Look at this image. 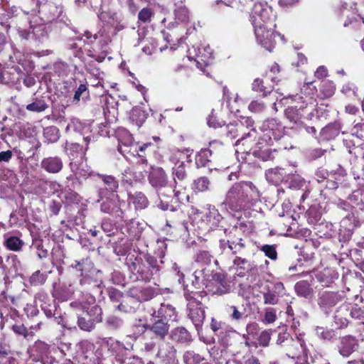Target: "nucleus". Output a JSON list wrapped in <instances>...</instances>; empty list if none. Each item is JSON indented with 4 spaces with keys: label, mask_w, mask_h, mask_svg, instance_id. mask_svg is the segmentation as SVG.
<instances>
[{
    "label": "nucleus",
    "mask_w": 364,
    "mask_h": 364,
    "mask_svg": "<svg viewBox=\"0 0 364 364\" xmlns=\"http://www.w3.org/2000/svg\"><path fill=\"white\" fill-rule=\"evenodd\" d=\"M259 198L260 193L252 182L242 181L230 188L223 203L234 211H240L252 207Z\"/></svg>",
    "instance_id": "f257e3e1"
},
{
    "label": "nucleus",
    "mask_w": 364,
    "mask_h": 364,
    "mask_svg": "<svg viewBox=\"0 0 364 364\" xmlns=\"http://www.w3.org/2000/svg\"><path fill=\"white\" fill-rule=\"evenodd\" d=\"M276 14L272 7L267 4L257 3L254 5L251 16V21L254 27L255 34L258 37H262L261 27L274 28Z\"/></svg>",
    "instance_id": "f03ea898"
},
{
    "label": "nucleus",
    "mask_w": 364,
    "mask_h": 364,
    "mask_svg": "<svg viewBox=\"0 0 364 364\" xmlns=\"http://www.w3.org/2000/svg\"><path fill=\"white\" fill-rule=\"evenodd\" d=\"M187 316L194 325L198 333L202 329L205 318V306L203 301L206 298V294L203 292H195L193 294H186Z\"/></svg>",
    "instance_id": "7ed1b4c3"
},
{
    "label": "nucleus",
    "mask_w": 364,
    "mask_h": 364,
    "mask_svg": "<svg viewBox=\"0 0 364 364\" xmlns=\"http://www.w3.org/2000/svg\"><path fill=\"white\" fill-rule=\"evenodd\" d=\"M102 321V309L98 305L83 309L81 314L77 315V324L80 330L91 332L97 323Z\"/></svg>",
    "instance_id": "20e7f679"
},
{
    "label": "nucleus",
    "mask_w": 364,
    "mask_h": 364,
    "mask_svg": "<svg viewBox=\"0 0 364 364\" xmlns=\"http://www.w3.org/2000/svg\"><path fill=\"white\" fill-rule=\"evenodd\" d=\"M273 142L269 136L259 137L257 141L249 150L241 149V151L247 154H250L252 151L255 157L263 161H273L278 154L277 149L269 148Z\"/></svg>",
    "instance_id": "39448f33"
},
{
    "label": "nucleus",
    "mask_w": 364,
    "mask_h": 364,
    "mask_svg": "<svg viewBox=\"0 0 364 364\" xmlns=\"http://www.w3.org/2000/svg\"><path fill=\"white\" fill-rule=\"evenodd\" d=\"M296 100L295 105L286 108L284 115L291 123L298 127L303 125V118L307 119L308 109H311L306 105V96H299Z\"/></svg>",
    "instance_id": "423d86ee"
},
{
    "label": "nucleus",
    "mask_w": 364,
    "mask_h": 364,
    "mask_svg": "<svg viewBox=\"0 0 364 364\" xmlns=\"http://www.w3.org/2000/svg\"><path fill=\"white\" fill-rule=\"evenodd\" d=\"M240 130L242 132V136L238 138L235 145L247 146V147L252 145L257 137V131L253 128L255 122L249 117H242L238 122H236Z\"/></svg>",
    "instance_id": "0eeeda50"
},
{
    "label": "nucleus",
    "mask_w": 364,
    "mask_h": 364,
    "mask_svg": "<svg viewBox=\"0 0 364 364\" xmlns=\"http://www.w3.org/2000/svg\"><path fill=\"white\" fill-rule=\"evenodd\" d=\"M97 176L101 178L103 182V186H99L97 189V198L96 201L100 202L107 195H117V189L119 188V182L112 175L97 173Z\"/></svg>",
    "instance_id": "6e6552de"
},
{
    "label": "nucleus",
    "mask_w": 364,
    "mask_h": 364,
    "mask_svg": "<svg viewBox=\"0 0 364 364\" xmlns=\"http://www.w3.org/2000/svg\"><path fill=\"white\" fill-rule=\"evenodd\" d=\"M284 129V127L277 119H267L260 127L262 134L259 137L267 136L271 138L272 141H277L283 136Z\"/></svg>",
    "instance_id": "1a4fd4ad"
},
{
    "label": "nucleus",
    "mask_w": 364,
    "mask_h": 364,
    "mask_svg": "<svg viewBox=\"0 0 364 364\" xmlns=\"http://www.w3.org/2000/svg\"><path fill=\"white\" fill-rule=\"evenodd\" d=\"M284 286L280 282L267 284L262 291L264 304L266 305H276L279 304V298L284 294Z\"/></svg>",
    "instance_id": "9d476101"
},
{
    "label": "nucleus",
    "mask_w": 364,
    "mask_h": 364,
    "mask_svg": "<svg viewBox=\"0 0 364 364\" xmlns=\"http://www.w3.org/2000/svg\"><path fill=\"white\" fill-rule=\"evenodd\" d=\"M79 291L89 303L94 302L95 295L102 293L101 283L90 277H83L80 280Z\"/></svg>",
    "instance_id": "9b49d317"
},
{
    "label": "nucleus",
    "mask_w": 364,
    "mask_h": 364,
    "mask_svg": "<svg viewBox=\"0 0 364 364\" xmlns=\"http://www.w3.org/2000/svg\"><path fill=\"white\" fill-rule=\"evenodd\" d=\"M31 11L33 14L38 12L40 15L39 17H37L38 19L47 23L58 18L63 13V9L53 3H47L37 9H31Z\"/></svg>",
    "instance_id": "f8f14e48"
},
{
    "label": "nucleus",
    "mask_w": 364,
    "mask_h": 364,
    "mask_svg": "<svg viewBox=\"0 0 364 364\" xmlns=\"http://www.w3.org/2000/svg\"><path fill=\"white\" fill-rule=\"evenodd\" d=\"M358 341L355 336L346 335L338 338L336 349L341 357L347 358L358 350Z\"/></svg>",
    "instance_id": "ddd939ff"
},
{
    "label": "nucleus",
    "mask_w": 364,
    "mask_h": 364,
    "mask_svg": "<svg viewBox=\"0 0 364 364\" xmlns=\"http://www.w3.org/2000/svg\"><path fill=\"white\" fill-rule=\"evenodd\" d=\"M341 300L342 296L338 292L326 291L319 294L318 304L320 309L328 315Z\"/></svg>",
    "instance_id": "4468645a"
},
{
    "label": "nucleus",
    "mask_w": 364,
    "mask_h": 364,
    "mask_svg": "<svg viewBox=\"0 0 364 364\" xmlns=\"http://www.w3.org/2000/svg\"><path fill=\"white\" fill-rule=\"evenodd\" d=\"M129 269L135 276L134 280L142 282H150L155 279V275L153 272L143 263L142 260L134 258L130 264H128Z\"/></svg>",
    "instance_id": "2eb2a0df"
},
{
    "label": "nucleus",
    "mask_w": 364,
    "mask_h": 364,
    "mask_svg": "<svg viewBox=\"0 0 364 364\" xmlns=\"http://www.w3.org/2000/svg\"><path fill=\"white\" fill-rule=\"evenodd\" d=\"M208 289L213 294L221 296L230 292L231 285L224 274L216 272L213 274L211 284Z\"/></svg>",
    "instance_id": "dca6fc26"
},
{
    "label": "nucleus",
    "mask_w": 364,
    "mask_h": 364,
    "mask_svg": "<svg viewBox=\"0 0 364 364\" xmlns=\"http://www.w3.org/2000/svg\"><path fill=\"white\" fill-rule=\"evenodd\" d=\"M66 132H79L82 135L83 141L85 142V150L88 149V145L93 143L96 140V136L94 134H90L92 131L90 126H82L81 122L77 119H72L65 127Z\"/></svg>",
    "instance_id": "f3484780"
},
{
    "label": "nucleus",
    "mask_w": 364,
    "mask_h": 364,
    "mask_svg": "<svg viewBox=\"0 0 364 364\" xmlns=\"http://www.w3.org/2000/svg\"><path fill=\"white\" fill-rule=\"evenodd\" d=\"M100 205V210L105 213L122 217L123 211L120 208V201L118 195H107Z\"/></svg>",
    "instance_id": "a211bd4d"
},
{
    "label": "nucleus",
    "mask_w": 364,
    "mask_h": 364,
    "mask_svg": "<svg viewBox=\"0 0 364 364\" xmlns=\"http://www.w3.org/2000/svg\"><path fill=\"white\" fill-rule=\"evenodd\" d=\"M36 301H39L41 308L48 318L58 314V306L55 299L50 298L47 294L39 292L35 296Z\"/></svg>",
    "instance_id": "6ab92c4d"
},
{
    "label": "nucleus",
    "mask_w": 364,
    "mask_h": 364,
    "mask_svg": "<svg viewBox=\"0 0 364 364\" xmlns=\"http://www.w3.org/2000/svg\"><path fill=\"white\" fill-rule=\"evenodd\" d=\"M150 185L155 188L166 187L168 183V176L161 167L151 166L148 175Z\"/></svg>",
    "instance_id": "aec40b11"
},
{
    "label": "nucleus",
    "mask_w": 364,
    "mask_h": 364,
    "mask_svg": "<svg viewBox=\"0 0 364 364\" xmlns=\"http://www.w3.org/2000/svg\"><path fill=\"white\" fill-rule=\"evenodd\" d=\"M156 355L164 364H174L178 361L176 359V349L173 345L168 342H161L159 345Z\"/></svg>",
    "instance_id": "412c9836"
},
{
    "label": "nucleus",
    "mask_w": 364,
    "mask_h": 364,
    "mask_svg": "<svg viewBox=\"0 0 364 364\" xmlns=\"http://www.w3.org/2000/svg\"><path fill=\"white\" fill-rule=\"evenodd\" d=\"M306 105L310 107L311 109H308V120H314L316 119L318 120L322 118L326 119L328 115V110L326 107L323 105L317 106L316 101L311 97L306 95Z\"/></svg>",
    "instance_id": "4be33fe9"
},
{
    "label": "nucleus",
    "mask_w": 364,
    "mask_h": 364,
    "mask_svg": "<svg viewBox=\"0 0 364 364\" xmlns=\"http://www.w3.org/2000/svg\"><path fill=\"white\" fill-rule=\"evenodd\" d=\"M23 73L18 67L11 68H0V82L6 85H16L20 82Z\"/></svg>",
    "instance_id": "5701e85b"
},
{
    "label": "nucleus",
    "mask_w": 364,
    "mask_h": 364,
    "mask_svg": "<svg viewBox=\"0 0 364 364\" xmlns=\"http://www.w3.org/2000/svg\"><path fill=\"white\" fill-rule=\"evenodd\" d=\"M38 20L37 16L33 17V18L29 21V25L33 39L41 41L47 38L49 27L43 21L38 23Z\"/></svg>",
    "instance_id": "b1692460"
},
{
    "label": "nucleus",
    "mask_w": 364,
    "mask_h": 364,
    "mask_svg": "<svg viewBox=\"0 0 364 364\" xmlns=\"http://www.w3.org/2000/svg\"><path fill=\"white\" fill-rule=\"evenodd\" d=\"M262 31V37H258L255 35L257 41L267 50L271 52L275 46V37L276 35L273 31L274 28H269V27H261ZM278 36L279 34H277Z\"/></svg>",
    "instance_id": "393cba45"
},
{
    "label": "nucleus",
    "mask_w": 364,
    "mask_h": 364,
    "mask_svg": "<svg viewBox=\"0 0 364 364\" xmlns=\"http://www.w3.org/2000/svg\"><path fill=\"white\" fill-rule=\"evenodd\" d=\"M41 167L47 173H58L63 169V162L62 159L58 156H48L42 159Z\"/></svg>",
    "instance_id": "a878e982"
},
{
    "label": "nucleus",
    "mask_w": 364,
    "mask_h": 364,
    "mask_svg": "<svg viewBox=\"0 0 364 364\" xmlns=\"http://www.w3.org/2000/svg\"><path fill=\"white\" fill-rule=\"evenodd\" d=\"M342 129V124L340 121H335L329 123L323 127L319 132V139L331 141L336 139Z\"/></svg>",
    "instance_id": "bb28decb"
},
{
    "label": "nucleus",
    "mask_w": 364,
    "mask_h": 364,
    "mask_svg": "<svg viewBox=\"0 0 364 364\" xmlns=\"http://www.w3.org/2000/svg\"><path fill=\"white\" fill-rule=\"evenodd\" d=\"M153 316L167 321L169 323L177 320L178 314L173 305L168 303H162L158 311H154Z\"/></svg>",
    "instance_id": "cd10ccee"
},
{
    "label": "nucleus",
    "mask_w": 364,
    "mask_h": 364,
    "mask_svg": "<svg viewBox=\"0 0 364 364\" xmlns=\"http://www.w3.org/2000/svg\"><path fill=\"white\" fill-rule=\"evenodd\" d=\"M154 323L149 325V330L155 336L156 338L164 340L168 335L170 323L159 318H155Z\"/></svg>",
    "instance_id": "c85d7f7f"
},
{
    "label": "nucleus",
    "mask_w": 364,
    "mask_h": 364,
    "mask_svg": "<svg viewBox=\"0 0 364 364\" xmlns=\"http://www.w3.org/2000/svg\"><path fill=\"white\" fill-rule=\"evenodd\" d=\"M288 171L284 168L275 167L269 168L265 171V178L269 183L278 186L282 182H285Z\"/></svg>",
    "instance_id": "c756f323"
},
{
    "label": "nucleus",
    "mask_w": 364,
    "mask_h": 364,
    "mask_svg": "<svg viewBox=\"0 0 364 364\" xmlns=\"http://www.w3.org/2000/svg\"><path fill=\"white\" fill-rule=\"evenodd\" d=\"M322 287H330L338 278V273L333 268H325L315 274Z\"/></svg>",
    "instance_id": "7c9ffc66"
},
{
    "label": "nucleus",
    "mask_w": 364,
    "mask_h": 364,
    "mask_svg": "<svg viewBox=\"0 0 364 364\" xmlns=\"http://www.w3.org/2000/svg\"><path fill=\"white\" fill-rule=\"evenodd\" d=\"M3 245L9 251L19 252L22 251L25 242L20 237L6 233L4 235Z\"/></svg>",
    "instance_id": "2f4dec72"
},
{
    "label": "nucleus",
    "mask_w": 364,
    "mask_h": 364,
    "mask_svg": "<svg viewBox=\"0 0 364 364\" xmlns=\"http://www.w3.org/2000/svg\"><path fill=\"white\" fill-rule=\"evenodd\" d=\"M223 217L220 214L219 211L212 205H209L208 212L204 215L203 221L207 223L210 229H215L219 226Z\"/></svg>",
    "instance_id": "473e14b6"
},
{
    "label": "nucleus",
    "mask_w": 364,
    "mask_h": 364,
    "mask_svg": "<svg viewBox=\"0 0 364 364\" xmlns=\"http://www.w3.org/2000/svg\"><path fill=\"white\" fill-rule=\"evenodd\" d=\"M73 294V290L70 286L65 284H54L53 290L52 291L53 297L55 299L64 301L71 298Z\"/></svg>",
    "instance_id": "72a5a7b5"
},
{
    "label": "nucleus",
    "mask_w": 364,
    "mask_h": 364,
    "mask_svg": "<svg viewBox=\"0 0 364 364\" xmlns=\"http://www.w3.org/2000/svg\"><path fill=\"white\" fill-rule=\"evenodd\" d=\"M316 336L325 342L334 343L338 338L336 330L328 327L316 326L314 329Z\"/></svg>",
    "instance_id": "f704fd0d"
},
{
    "label": "nucleus",
    "mask_w": 364,
    "mask_h": 364,
    "mask_svg": "<svg viewBox=\"0 0 364 364\" xmlns=\"http://www.w3.org/2000/svg\"><path fill=\"white\" fill-rule=\"evenodd\" d=\"M173 187L176 188L178 182H183L187 178L186 165L184 161H177L172 168Z\"/></svg>",
    "instance_id": "c9c22d12"
},
{
    "label": "nucleus",
    "mask_w": 364,
    "mask_h": 364,
    "mask_svg": "<svg viewBox=\"0 0 364 364\" xmlns=\"http://www.w3.org/2000/svg\"><path fill=\"white\" fill-rule=\"evenodd\" d=\"M21 267V262L16 255H9L5 259V264L3 266V269L6 274L10 275L16 274Z\"/></svg>",
    "instance_id": "e433bc0d"
},
{
    "label": "nucleus",
    "mask_w": 364,
    "mask_h": 364,
    "mask_svg": "<svg viewBox=\"0 0 364 364\" xmlns=\"http://www.w3.org/2000/svg\"><path fill=\"white\" fill-rule=\"evenodd\" d=\"M171 338L180 343H190L193 341L190 332L183 326L175 328L171 331Z\"/></svg>",
    "instance_id": "4c0bfd02"
},
{
    "label": "nucleus",
    "mask_w": 364,
    "mask_h": 364,
    "mask_svg": "<svg viewBox=\"0 0 364 364\" xmlns=\"http://www.w3.org/2000/svg\"><path fill=\"white\" fill-rule=\"evenodd\" d=\"M233 264L235 267V274L240 277H245L252 268L250 262L240 256L235 257L233 259Z\"/></svg>",
    "instance_id": "58836bf2"
},
{
    "label": "nucleus",
    "mask_w": 364,
    "mask_h": 364,
    "mask_svg": "<svg viewBox=\"0 0 364 364\" xmlns=\"http://www.w3.org/2000/svg\"><path fill=\"white\" fill-rule=\"evenodd\" d=\"M128 200L132 202L136 210L144 209L149 205V200L142 192H135L134 193H128Z\"/></svg>",
    "instance_id": "ea45409f"
},
{
    "label": "nucleus",
    "mask_w": 364,
    "mask_h": 364,
    "mask_svg": "<svg viewBox=\"0 0 364 364\" xmlns=\"http://www.w3.org/2000/svg\"><path fill=\"white\" fill-rule=\"evenodd\" d=\"M349 309L347 306H341L333 316V322L336 329L346 328L348 325V320L344 316L348 314Z\"/></svg>",
    "instance_id": "a19ab883"
},
{
    "label": "nucleus",
    "mask_w": 364,
    "mask_h": 364,
    "mask_svg": "<svg viewBox=\"0 0 364 364\" xmlns=\"http://www.w3.org/2000/svg\"><path fill=\"white\" fill-rule=\"evenodd\" d=\"M288 187L292 190H300L305 186V180L299 174L288 172L285 179Z\"/></svg>",
    "instance_id": "79ce46f5"
},
{
    "label": "nucleus",
    "mask_w": 364,
    "mask_h": 364,
    "mask_svg": "<svg viewBox=\"0 0 364 364\" xmlns=\"http://www.w3.org/2000/svg\"><path fill=\"white\" fill-rule=\"evenodd\" d=\"M138 305L137 301L132 300L126 295L124 296L120 304L115 306L114 308L121 312L132 314L135 312L136 309L138 308Z\"/></svg>",
    "instance_id": "37998d69"
},
{
    "label": "nucleus",
    "mask_w": 364,
    "mask_h": 364,
    "mask_svg": "<svg viewBox=\"0 0 364 364\" xmlns=\"http://www.w3.org/2000/svg\"><path fill=\"white\" fill-rule=\"evenodd\" d=\"M213 151L210 149H203L197 153L195 163L197 168L206 167L210 163Z\"/></svg>",
    "instance_id": "c03bdc74"
},
{
    "label": "nucleus",
    "mask_w": 364,
    "mask_h": 364,
    "mask_svg": "<svg viewBox=\"0 0 364 364\" xmlns=\"http://www.w3.org/2000/svg\"><path fill=\"white\" fill-rule=\"evenodd\" d=\"M294 289L299 296L306 299L310 298L314 291L311 284L304 280L296 282L294 286Z\"/></svg>",
    "instance_id": "a18cd8bd"
},
{
    "label": "nucleus",
    "mask_w": 364,
    "mask_h": 364,
    "mask_svg": "<svg viewBox=\"0 0 364 364\" xmlns=\"http://www.w3.org/2000/svg\"><path fill=\"white\" fill-rule=\"evenodd\" d=\"M102 341L103 343L106 346L108 350L110 351L112 355H118L125 348L122 343L114 340L112 338H105Z\"/></svg>",
    "instance_id": "49530a36"
},
{
    "label": "nucleus",
    "mask_w": 364,
    "mask_h": 364,
    "mask_svg": "<svg viewBox=\"0 0 364 364\" xmlns=\"http://www.w3.org/2000/svg\"><path fill=\"white\" fill-rule=\"evenodd\" d=\"M147 114L140 107H134L130 112L129 119L131 122L136 124L137 127H140L145 122Z\"/></svg>",
    "instance_id": "de8ad7c7"
},
{
    "label": "nucleus",
    "mask_w": 364,
    "mask_h": 364,
    "mask_svg": "<svg viewBox=\"0 0 364 364\" xmlns=\"http://www.w3.org/2000/svg\"><path fill=\"white\" fill-rule=\"evenodd\" d=\"M123 326V319L114 315H110L107 316L105 321V328L111 331H117L121 329Z\"/></svg>",
    "instance_id": "09e8293b"
},
{
    "label": "nucleus",
    "mask_w": 364,
    "mask_h": 364,
    "mask_svg": "<svg viewBox=\"0 0 364 364\" xmlns=\"http://www.w3.org/2000/svg\"><path fill=\"white\" fill-rule=\"evenodd\" d=\"M72 172H77V175L80 177L87 178L89 176H97L95 173L87 166L84 167L82 164H77L76 161H71L69 164Z\"/></svg>",
    "instance_id": "8fccbe9b"
},
{
    "label": "nucleus",
    "mask_w": 364,
    "mask_h": 364,
    "mask_svg": "<svg viewBox=\"0 0 364 364\" xmlns=\"http://www.w3.org/2000/svg\"><path fill=\"white\" fill-rule=\"evenodd\" d=\"M48 107V105L43 97H36L33 98V101L31 103L26 105V109L33 112H42L45 111Z\"/></svg>",
    "instance_id": "3c124183"
},
{
    "label": "nucleus",
    "mask_w": 364,
    "mask_h": 364,
    "mask_svg": "<svg viewBox=\"0 0 364 364\" xmlns=\"http://www.w3.org/2000/svg\"><path fill=\"white\" fill-rule=\"evenodd\" d=\"M222 132V134L230 140L235 139L238 136L240 137L242 134L236 122L225 125Z\"/></svg>",
    "instance_id": "603ef678"
},
{
    "label": "nucleus",
    "mask_w": 364,
    "mask_h": 364,
    "mask_svg": "<svg viewBox=\"0 0 364 364\" xmlns=\"http://www.w3.org/2000/svg\"><path fill=\"white\" fill-rule=\"evenodd\" d=\"M174 10L175 19L181 23H186L189 21L190 14L188 9L181 2L176 4Z\"/></svg>",
    "instance_id": "864d4df0"
},
{
    "label": "nucleus",
    "mask_w": 364,
    "mask_h": 364,
    "mask_svg": "<svg viewBox=\"0 0 364 364\" xmlns=\"http://www.w3.org/2000/svg\"><path fill=\"white\" fill-rule=\"evenodd\" d=\"M183 359L185 364H199L205 360L203 355L191 350L184 353Z\"/></svg>",
    "instance_id": "5fc2aeb1"
},
{
    "label": "nucleus",
    "mask_w": 364,
    "mask_h": 364,
    "mask_svg": "<svg viewBox=\"0 0 364 364\" xmlns=\"http://www.w3.org/2000/svg\"><path fill=\"white\" fill-rule=\"evenodd\" d=\"M274 86L271 85H264V82L260 78L255 79L253 83L252 84V89L254 91L259 92L263 93V96H267L269 95L273 90Z\"/></svg>",
    "instance_id": "6e6d98bb"
},
{
    "label": "nucleus",
    "mask_w": 364,
    "mask_h": 364,
    "mask_svg": "<svg viewBox=\"0 0 364 364\" xmlns=\"http://www.w3.org/2000/svg\"><path fill=\"white\" fill-rule=\"evenodd\" d=\"M306 216L307 218L309 223L316 224L318 223L321 218V212L316 205H314L309 207L306 212Z\"/></svg>",
    "instance_id": "4d7b16f0"
},
{
    "label": "nucleus",
    "mask_w": 364,
    "mask_h": 364,
    "mask_svg": "<svg viewBox=\"0 0 364 364\" xmlns=\"http://www.w3.org/2000/svg\"><path fill=\"white\" fill-rule=\"evenodd\" d=\"M139 225V223L134 220H132L126 225L125 229L129 237L139 239L142 230V228H140Z\"/></svg>",
    "instance_id": "13d9d810"
},
{
    "label": "nucleus",
    "mask_w": 364,
    "mask_h": 364,
    "mask_svg": "<svg viewBox=\"0 0 364 364\" xmlns=\"http://www.w3.org/2000/svg\"><path fill=\"white\" fill-rule=\"evenodd\" d=\"M277 345L282 347H288L289 346H294V339L287 331H283L278 333L276 341Z\"/></svg>",
    "instance_id": "bf43d9fd"
},
{
    "label": "nucleus",
    "mask_w": 364,
    "mask_h": 364,
    "mask_svg": "<svg viewBox=\"0 0 364 364\" xmlns=\"http://www.w3.org/2000/svg\"><path fill=\"white\" fill-rule=\"evenodd\" d=\"M134 146L133 139L131 136H129L124 141L119 139L118 151L124 156L127 157V154L132 151Z\"/></svg>",
    "instance_id": "052dcab7"
},
{
    "label": "nucleus",
    "mask_w": 364,
    "mask_h": 364,
    "mask_svg": "<svg viewBox=\"0 0 364 364\" xmlns=\"http://www.w3.org/2000/svg\"><path fill=\"white\" fill-rule=\"evenodd\" d=\"M144 260L147 264L146 267L153 272L156 277H158L161 267L159 264L157 259L149 254H146L144 255Z\"/></svg>",
    "instance_id": "680f3d73"
},
{
    "label": "nucleus",
    "mask_w": 364,
    "mask_h": 364,
    "mask_svg": "<svg viewBox=\"0 0 364 364\" xmlns=\"http://www.w3.org/2000/svg\"><path fill=\"white\" fill-rule=\"evenodd\" d=\"M43 136L48 143L56 142L60 137L59 130L54 126L48 127L43 130Z\"/></svg>",
    "instance_id": "e2e57ef3"
},
{
    "label": "nucleus",
    "mask_w": 364,
    "mask_h": 364,
    "mask_svg": "<svg viewBox=\"0 0 364 364\" xmlns=\"http://www.w3.org/2000/svg\"><path fill=\"white\" fill-rule=\"evenodd\" d=\"M273 332H274V331L272 329H265L262 331L257 338L258 345L264 348L268 347Z\"/></svg>",
    "instance_id": "0e129e2a"
},
{
    "label": "nucleus",
    "mask_w": 364,
    "mask_h": 364,
    "mask_svg": "<svg viewBox=\"0 0 364 364\" xmlns=\"http://www.w3.org/2000/svg\"><path fill=\"white\" fill-rule=\"evenodd\" d=\"M213 256L208 251L199 250L194 256V261L202 265H208L211 262Z\"/></svg>",
    "instance_id": "69168bd1"
},
{
    "label": "nucleus",
    "mask_w": 364,
    "mask_h": 364,
    "mask_svg": "<svg viewBox=\"0 0 364 364\" xmlns=\"http://www.w3.org/2000/svg\"><path fill=\"white\" fill-rule=\"evenodd\" d=\"M47 279V274L38 270L29 277V282L32 286H41Z\"/></svg>",
    "instance_id": "338daca9"
},
{
    "label": "nucleus",
    "mask_w": 364,
    "mask_h": 364,
    "mask_svg": "<svg viewBox=\"0 0 364 364\" xmlns=\"http://www.w3.org/2000/svg\"><path fill=\"white\" fill-rule=\"evenodd\" d=\"M229 247V252L232 255H245V245L242 242L241 238L238 239L237 241H231Z\"/></svg>",
    "instance_id": "774afa93"
}]
</instances>
